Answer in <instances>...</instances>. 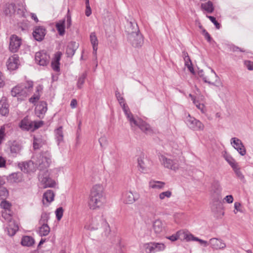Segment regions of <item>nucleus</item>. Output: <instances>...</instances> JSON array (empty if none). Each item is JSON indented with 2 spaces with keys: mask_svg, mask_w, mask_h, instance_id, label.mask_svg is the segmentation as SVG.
Returning a JSON list of instances; mask_svg holds the SVG:
<instances>
[{
  "mask_svg": "<svg viewBox=\"0 0 253 253\" xmlns=\"http://www.w3.org/2000/svg\"><path fill=\"white\" fill-rule=\"evenodd\" d=\"M46 34L45 29L42 26H37L35 28L33 35L36 40L42 41Z\"/></svg>",
  "mask_w": 253,
  "mask_h": 253,
  "instance_id": "5701e85b",
  "label": "nucleus"
},
{
  "mask_svg": "<svg viewBox=\"0 0 253 253\" xmlns=\"http://www.w3.org/2000/svg\"><path fill=\"white\" fill-rule=\"evenodd\" d=\"M47 104L44 101L40 102L36 107L35 112L38 117L41 118L47 111Z\"/></svg>",
  "mask_w": 253,
  "mask_h": 253,
  "instance_id": "b1692460",
  "label": "nucleus"
},
{
  "mask_svg": "<svg viewBox=\"0 0 253 253\" xmlns=\"http://www.w3.org/2000/svg\"><path fill=\"white\" fill-rule=\"evenodd\" d=\"M116 96L120 105L122 107L123 110L127 118L128 119V118H130L132 114L130 112L128 106L126 105L125 99L122 96L120 93L118 91L116 92Z\"/></svg>",
  "mask_w": 253,
  "mask_h": 253,
  "instance_id": "4be33fe9",
  "label": "nucleus"
},
{
  "mask_svg": "<svg viewBox=\"0 0 253 253\" xmlns=\"http://www.w3.org/2000/svg\"><path fill=\"white\" fill-rule=\"evenodd\" d=\"M221 190L222 188L218 182H216L212 185L211 192L213 202H218L220 200Z\"/></svg>",
  "mask_w": 253,
  "mask_h": 253,
  "instance_id": "f3484780",
  "label": "nucleus"
},
{
  "mask_svg": "<svg viewBox=\"0 0 253 253\" xmlns=\"http://www.w3.org/2000/svg\"><path fill=\"white\" fill-rule=\"evenodd\" d=\"M143 253H154L153 242L144 244L143 246Z\"/></svg>",
  "mask_w": 253,
  "mask_h": 253,
  "instance_id": "58836bf2",
  "label": "nucleus"
},
{
  "mask_svg": "<svg viewBox=\"0 0 253 253\" xmlns=\"http://www.w3.org/2000/svg\"><path fill=\"white\" fill-rule=\"evenodd\" d=\"M85 14L86 16H89L91 14V9L90 6L86 7Z\"/></svg>",
  "mask_w": 253,
  "mask_h": 253,
  "instance_id": "69168bd1",
  "label": "nucleus"
},
{
  "mask_svg": "<svg viewBox=\"0 0 253 253\" xmlns=\"http://www.w3.org/2000/svg\"><path fill=\"white\" fill-rule=\"evenodd\" d=\"M199 76L202 79L204 82L208 83L210 84L218 86L216 83H218L222 85L220 83L219 78L216 73L211 69H209L208 71L204 72L202 70L198 71Z\"/></svg>",
  "mask_w": 253,
  "mask_h": 253,
  "instance_id": "39448f33",
  "label": "nucleus"
},
{
  "mask_svg": "<svg viewBox=\"0 0 253 253\" xmlns=\"http://www.w3.org/2000/svg\"><path fill=\"white\" fill-rule=\"evenodd\" d=\"M87 74L86 73H83L79 78L78 82H77V87L79 88H81L82 87V86L83 84L84 83L85 79L86 77Z\"/></svg>",
  "mask_w": 253,
  "mask_h": 253,
  "instance_id": "49530a36",
  "label": "nucleus"
},
{
  "mask_svg": "<svg viewBox=\"0 0 253 253\" xmlns=\"http://www.w3.org/2000/svg\"><path fill=\"white\" fill-rule=\"evenodd\" d=\"M5 136V127L4 126L0 128V144L2 143Z\"/></svg>",
  "mask_w": 253,
  "mask_h": 253,
  "instance_id": "4d7b16f0",
  "label": "nucleus"
},
{
  "mask_svg": "<svg viewBox=\"0 0 253 253\" xmlns=\"http://www.w3.org/2000/svg\"><path fill=\"white\" fill-rule=\"evenodd\" d=\"M43 125V121H32L26 117L21 121L19 126L23 130L34 131L42 126Z\"/></svg>",
  "mask_w": 253,
  "mask_h": 253,
  "instance_id": "423d86ee",
  "label": "nucleus"
},
{
  "mask_svg": "<svg viewBox=\"0 0 253 253\" xmlns=\"http://www.w3.org/2000/svg\"><path fill=\"white\" fill-rule=\"evenodd\" d=\"M152 228L155 234H160L166 231V223L159 219H156L153 222Z\"/></svg>",
  "mask_w": 253,
  "mask_h": 253,
  "instance_id": "412c9836",
  "label": "nucleus"
},
{
  "mask_svg": "<svg viewBox=\"0 0 253 253\" xmlns=\"http://www.w3.org/2000/svg\"><path fill=\"white\" fill-rule=\"evenodd\" d=\"M22 43L21 39L15 35L10 37L9 48L11 52H16L19 49Z\"/></svg>",
  "mask_w": 253,
  "mask_h": 253,
  "instance_id": "4468645a",
  "label": "nucleus"
},
{
  "mask_svg": "<svg viewBox=\"0 0 253 253\" xmlns=\"http://www.w3.org/2000/svg\"><path fill=\"white\" fill-rule=\"evenodd\" d=\"M225 160L228 162V163L230 165V166L232 168V169L235 167H236L238 164L236 162L235 160L230 155H225L224 156Z\"/></svg>",
  "mask_w": 253,
  "mask_h": 253,
  "instance_id": "37998d69",
  "label": "nucleus"
},
{
  "mask_svg": "<svg viewBox=\"0 0 253 253\" xmlns=\"http://www.w3.org/2000/svg\"><path fill=\"white\" fill-rule=\"evenodd\" d=\"M196 241L199 242L201 245H203L204 247H206L208 246L209 244V243L205 240L200 239L198 238L197 239H196Z\"/></svg>",
  "mask_w": 253,
  "mask_h": 253,
  "instance_id": "680f3d73",
  "label": "nucleus"
},
{
  "mask_svg": "<svg viewBox=\"0 0 253 253\" xmlns=\"http://www.w3.org/2000/svg\"><path fill=\"white\" fill-rule=\"evenodd\" d=\"M6 65L8 70H16L20 65L19 58L18 55L13 54L10 56L6 62Z\"/></svg>",
  "mask_w": 253,
  "mask_h": 253,
  "instance_id": "dca6fc26",
  "label": "nucleus"
},
{
  "mask_svg": "<svg viewBox=\"0 0 253 253\" xmlns=\"http://www.w3.org/2000/svg\"><path fill=\"white\" fill-rule=\"evenodd\" d=\"M245 65L249 70H253V62L248 61L245 62Z\"/></svg>",
  "mask_w": 253,
  "mask_h": 253,
  "instance_id": "052dcab7",
  "label": "nucleus"
},
{
  "mask_svg": "<svg viewBox=\"0 0 253 253\" xmlns=\"http://www.w3.org/2000/svg\"><path fill=\"white\" fill-rule=\"evenodd\" d=\"M186 123L189 128L195 131H203L205 126L200 121L188 114L185 120Z\"/></svg>",
  "mask_w": 253,
  "mask_h": 253,
  "instance_id": "9d476101",
  "label": "nucleus"
},
{
  "mask_svg": "<svg viewBox=\"0 0 253 253\" xmlns=\"http://www.w3.org/2000/svg\"><path fill=\"white\" fill-rule=\"evenodd\" d=\"M2 216L3 218H4L7 221H11V215L10 213V211H4L2 212Z\"/></svg>",
  "mask_w": 253,
  "mask_h": 253,
  "instance_id": "6e6d98bb",
  "label": "nucleus"
},
{
  "mask_svg": "<svg viewBox=\"0 0 253 253\" xmlns=\"http://www.w3.org/2000/svg\"><path fill=\"white\" fill-rule=\"evenodd\" d=\"M79 46V44L75 42H69L67 45L66 53L68 57H72L76 50Z\"/></svg>",
  "mask_w": 253,
  "mask_h": 253,
  "instance_id": "cd10ccee",
  "label": "nucleus"
},
{
  "mask_svg": "<svg viewBox=\"0 0 253 253\" xmlns=\"http://www.w3.org/2000/svg\"><path fill=\"white\" fill-rule=\"evenodd\" d=\"M0 207L1 209L4 210V211H10V208L11 207V204L8 201H6L5 200H3L0 204Z\"/></svg>",
  "mask_w": 253,
  "mask_h": 253,
  "instance_id": "c03bdc74",
  "label": "nucleus"
},
{
  "mask_svg": "<svg viewBox=\"0 0 253 253\" xmlns=\"http://www.w3.org/2000/svg\"><path fill=\"white\" fill-rule=\"evenodd\" d=\"M62 53L61 52H58L55 54L54 57L51 62V67L52 69L56 72L60 71V60Z\"/></svg>",
  "mask_w": 253,
  "mask_h": 253,
  "instance_id": "bb28decb",
  "label": "nucleus"
},
{
  "mask_svg": "<svg viewBox=\"0 0 253 253\" xmlns=\"http://www.w3.org/2000/svg\"><path fill=\"white\" fill-rule=\"evenodd\" d=\"M8 196V192L4 187H0V198L5 200Z\"/></svg>",
  "mask_w": 253,
  "mask_h": 253,
  "instance_id": "864d4df0",
  "label": "nucleus"
},
{
  "mask_svg": "<svg viewBox=\"0 0 253 253\" xmlns=\"http://www.w3.org/2000/svg\"><path fill=\"white\" fill-rule=\"evenodd\" d=\"M18 167L22 171L27 173L34 172L37 168L35 162L33 160L20 163Z\"/></svg>",
  "mask_w": 253,
  "mask_h": 253,
  "instance_id": "ddd939ff",
  "label": "nucleus"
},
{
  "mask_svg": "<svg viewBox=\"0 0 253 253\" xmlns=\"http://www.w3.org/2000/svg\"><path fill=\"white\" fill-rule=\"evenodd\" d=\"M15 7L13 3H6L2 7V12L6 16H11L16 11Z\"/></svg>",
  "mask_w": 253,
  "mask_h": 253,
  "instance_id": "c85d7f7f",
  "label": "nucleus"
},
{
  "mask_svg": "<svg viewBox=\"0 0 253 253\" xmlns=\"http://www.w3.org/2000/svg\"><path fill=\"white\" fill-rule=\"evenodd\" d=\"M5 84L4 77L2 74L0 72V88L4 86Z\"/></svg>",
  "mask_w": 253,
  "mask_h": 253,
  "instance_id": "0e129e2a",
  "label": "nucleus"
},
{
  "mask_svg": "<svg viewBox=\"0 0 253 253\" xmlns=\"http://www.w3.org/2000/svg\"><path fill=\"white\" fill-rule=\"evenodd\" d=\"M130 126L131 127L138 126L142 131L147 134H150L152 132V129L150 126L141 119H135L133 115L130 118H128Z\"/></svg>",
  "mask_w": 253,
  "mask_h": 253,
  "instance_id": "1a4fd4ad",
  "label": "nucleus"
},
{
  "mask_svg": "<svg viewBox=\"0 0 253 253\" xmlns=\"http://www.w3.org/2000/svg\"><path fill=\"white\" fill-rule=\"evenodd\" d=\"M67 28H69L72 24V20L70 15H68L67 16Z\"/></svg>",
  "mask_w": 253,
  "mask_h": 253,
  "instance_id": "338daca9",
  "label": "nucleus"
},
{
  "mask_svg": "<svg viewBox=\"0 0 253 253\" xmlns=\"http://www.w3.org/2000/svg\"><path fill=\"white\" fill-rule=\"evenodd\" d=\"M106 202L104 187L101 184L94 185L90 191L88 206L91 210H97L102 208Z\"/></svg>",
  "mask_w": 253,
  "mask_h": 253,
  "instance_id": "f257e3e1",
  "label": "nucleus"
},
{
  "mask_svg": "<svg viewBox=\"0 0 253 253\" xmlns=\"http://www.w3.org/2000/svg\"><path fill=\"white\" fill-rule=\"evenodd\" d=\"M139 198V194L136 192L126 191L123 193L122 200L125 204H132Z\"/></svg>",
  "mask_w": 253,
  "mask_h": 253,
  "instance_id": "f8f14e48",
  "label": "nucleus"
},
{
  "mask_svg": "<svg viewBox=\"0 0 253 253\" xmlns=\"http://www.w3.org/2000/svg\"><path fill=\"white\" fill-rule=\"evenodd\" d=\"M33 159L35 161L37 166H38L40 167L41 171L42 169L48 167L51 163L50 157L46 153L39 155L36 157H33Z\"/></svg>",
  "mask_w": 253,
  "mask_h": 253,
  "instance_id": "9b49d317",
  "label": "nucleus"
},
{
  "mask_svg": "<svg viewBox=\"0 0 253 253\" xmlns=\"http://www.w3.org/2000/svg\"><path fill=\"white\" fill-rule=\"evenodd\" d=\"M154 252L156 251H162L166 248V246L163 243L153 242Z\"/></svg>",
  "mask_w": 253,
  "mask_h": 253,
  "instance_id": "a18cd8bd",
  "label": "nucleus"
},
{
  "mask_svg": "<svg viewBox=\"0 0 253 253\" xmlns=\"http://www.w3.org/2000/svg\"><path fill=\"white\" fill-rule=\"evenodd\" d=\"M54 197V194L53 192L51 190H47L44 193L43 196L42 201L43 204H45V201H46L47 203H50L53 201Z\"/></svg>",
  "mask_w": 253,
  "mask_h": 253,
  "instance_id": "c9c22d12",
  "label": "nucleus"
},
{
  "mask_svg": "<svg viewBox=\"0 0 253 253\" xmlns=\"http://www.w3.org/2000/svg\"><path fill=\"white\" fill-rule=\"evenodd\" d=\"M9 113L8 104L5 97H2L0 100V114L2 116H6Z\"/></svg>",
  "mask_w": 253,
  "mask_h": 253,
  "instance_id": "a878e982",
  "label": "nucleus"
},
{
  "mask_svg": "<svg viewBox=\"0 0 253 253\" xmlns=\"http://www.w3.org/2000/svg\"><path fill=\"white\" fill-rule=\"evenodd\" d=\"M109 227V225L105 219L102 215H98L92 218L84 225V229L89 231L97 230L99 228Z\"/></svg>",
  "mask_w": 253,
  "mask_h": 253,
  "instance_id": "20e7f679",
  "label": "nucleus"
},
{
  "mask_svg": "<svg viewBox=\"0 0 253 253\" xmlns=\"http://www.w3.org/2000/svg\"><path fill=\"white\" fill-rule=\"evenodd\" d=\"M49 56L45 51L38 52L35 54V61L40 66H46L49 61Z\"/></svg>",
  "mask_w": 253,
  "mask_h": 253,
  "instance_id": "2eb2a0df",
  "label": "nucleus"
},
{
  "mask_svg": "<svg viewBox=\"0 0 253 253\" xmlns=\"http://www.w3.org/2000/svg\"><path fill=\"white\" fill-rule=\"evenodd\" d=\"M201 7L203 9L207 11L209 13H211L213 10V7L212 5V3L211 1H209L208 2L205 3H202L201 5Z\"/></svg>",
  "mask_w": 253,
  "mask_h": 253,
  "instance_id": "a19ab883",
  "label": "nucleus"
},
{
  "mask_svg": "<svg viewBox=\"0 0 253 253\" xmlns=\"http://www.w3.org/2000/svg\"><path fill=\"white\" fill-rule=\"evenodd\" d=\"M159 159L162 165L165 168L174 171L178 169L179 168V163L177 158L171 159L165 155H161L160 156Z\"/></svg>",
  "mask_w": 253,
  "mask_h": 253,
  "instance_id": "0eeeda50",
  "label": "nucleus"
},
{
  "mask_svg": "<svg viewBox=\"0 0 253 253\" xmlns=\"http://www.w3.org/2000/svg\"><path fill=\"white\" fill-rule=\"evenodd\" d=\"M77 100L76 99H72L71 100V103H70V106L71 107V108H75L77 106Z\"/></svg>",
  "mask_w": 253,
  "mask_h": 253,
  "instance_id": "774afa93",
  "label": "nucleus"
},
{
  "mask_svg": "<svg viewBox=\"0 0 253 253\" xmlns=\"http://www.w3.org/2000/svg\"><path fill=\"white\" fill-rule=\"evenodd\" d=\"M41 226L39 227V233L41 236H47L50 232V228L47 224H40Z\"/></svg>",
  "mask_w": 253,
  "mask_h": 253,
  "instance_id": "e433bc0d",
  "label": "nucleus"
},
{
  "mask_svg": "<svg viewBox=\"0 0 253 253\" xmlns=\"http://www.w3.org/2000/svg\"><path fill=\"white\" fill-rule=\"evenodd\" d=\"M236 176L242 181L245 180V177L242 173L241 172L240 169L237 165L236 167L233 168Z\"/></svg>",
  "mask_w": 253,
  "mask_h": 253,
  "instance_id": "3c124183",
  "label": "nucleus"
},
{
  "mask_svg": "<svg viewBox=\"0 0 253 253\" xmlns=\"http://www.w3.org/2000/svg\"><path fill=\"white\" fill-rule=\"evenodd\" d=\"M208 17L214 24V25L215 26V27L217 29H218L220 28L219 23L216 21L215 18L214 17L211 16H208Z\"/></svg>",
  "mask_w": 253,
  "mask_h": 253,
  "instance_id": "13d9d810",
  "label": "nucleus"
},
{
  "mask_svg": "<svg viewBox=\"0 0 253 253\" xmlns=\"http://www.w3.org/2000/svg\"><path fill=\"white\" fill-rule=\"evenodd\" d=\"M181 234L182 231H179L177 232L175 234H173L171 236L167 237L166 238L172 242H174L178 240V239L181 236Z\"/></svg>",
  "mask_w": 253,
  "mask_h": 253,
  "instance_id": "603ef678",
  "label": "nucleus"
},
{
  "mask_svg": "<svg viewBox=\"0 0 253 253\" xmlns=\"http://www.w3.org/2000/svg\"><path fill=\"white\" fill-rule=\"evenodd\" d=\"M189 96L191 98L193 104L201 111V113L203 114L205 113L207 110L204 104L203 103H200L199 101L197 100L196 97L191 94H189Z\"/></svg>",
  "mask_w": 253,
  "mask_h": 253,
  "instance_id": "c756f323",
  "label": "nucleus"
},
{
  "mask_svg": "<svg viewBox=\"0 0 253 253\" xmlns=\"http://www.w3.org/2000/svg\"><path fill=\"white\" fill-rule=\"evenodd\" d=\"M21 243L23 246L31 247L35 244V240L31 236H25L22 237Z\"/></svg>",
  "mask_w": 253,
  "mask_h": 253,
  "instance_id": "72a5a7b5",
  "label": "nucleus"
},
{
  "mask_svg": "<svg viewBox=\"0 0 253 253\" xmlns=\"http://www.w3.org/2000/svg\"><path fill=\"white\" fill-rule=\"evenodd\" d=\"M231 144L241 155H246V148L240 139L236 137H233L231 139Z\"/></svg>",
  "mask_w": 253,
  "mask_h": 253,
  "instance_id": "aec40b11",
  "label": "nucleus"
},
{
  "mask_svg": "<svg viewBox=\"0 0 253 253\" xmlns=\"http://www.w3.org/2000/svg\"><path fill=\"white\" fill-rule=\"evenodd\" d=\"M209 244L213 250H223L226 247L225 243L222 240L217 238H211L209 241Z\"/></svg>",
  "mask_w": 253,
  "mask_h": 253,
  "instance_id": "a211bd4d",
  "label": "nucleus"
},
{
  "mask_svg": "<svg viewBox=\"0 0 253 253\" xmlns=\"http://www.w3.org/2000/svg\"><path fill=\"white\" fill-rule=\"evenodd\" d=\"M42 144V139L40 137H34L33 141V147L35 149H39Z\"/></svg>",
  "mask_w": 253,
  "mask_h": 253,
  "instance_id": "8fccbe9b",
  "label": "nucleus"
},
{
  "mask_svg": "<svg viewBox=\"0 0 253 253\" xmlns=\"http://www.w3.org/2000/svg\"><path fill=\"white\" fill-rule=\"evenodd\" d=\"M21 146L16 142H13L10 147V152L11 153L16 154L21 150Z\"/></svg>",
  "mask_w": 253,
  "mask_h": 253,
  "instance_id": "ea45409f",
  "label": "nucleus"
},
{
  "mask_svg": "<svg viewBox=\"0 0 253 253\" xmlns=\"http://www.w3.org/2000/svg\"><path fill=\"white\" fill-rule=\"evenodd\" d=\"M181 236H182L183 238L185 239L187 241H196V239H197V237H194L192 234L187 233L182 231Z\"/></svg>",
  "mask_w": 253,
  "mask_h": 253,
  "instance_id": "09e8293b",
  "label": "nucleus"
},
{
  "mask_svg": "<svg viewBox=\"0 0 253 253\" xmlns=\"http://www.w3.org/2000/svg\"><path fill=\"white\" fill-rule=\"evenodd\" d=\"M137 162L138 167L141 171L144 172L150 169V162L144 154L139 156Z\"/></svg>",
  "mask_w": 253,
  "mask_h": 253,
  "instance_id": "6ab92c4d",
  "label": "nucleus"
},
{
  "mask_svg": "<svg viewBox=\"0 0 253 253\" xmlns=\"http://www.w3.org/2000/svg\"><path fill=\"white\" fill-rule=\"evenodd\" d=\"M63 209L62 207H59L55 211V214L57 219L59 221L61 220L63 214Z\"/></svg>",
  "mask_w": 253,
  "mask_h": 253,
  "instance_id": "5fc2aeb1",
  "label": "nucleus"
},
{
  "mask_svg": "<svg viewBox=\"0 0 253 253\" xmlns=\"http://www.w3.org/2000/svg\"><path fill=\"white\" fill-rule=\"evenodd\" d=\"M18 225L15 221H10L7 227V233L9 236H12L14 235L16 232L18 230Z\"/></svg>",
  "mask_w": 253,
  "mask_h": 253,
  "instance_id": "7c9ffc66",
  "label": "nucleus"
},
{
  "mask_svg": "<svg viewBox=\"0 0 253 253\" xmlns=\"http://www.w3.org/2000/svg\"><path fill=\"white\" fill-rule=\"evenodd\" d=\"M49 215L48 213H46L45 212H42L41 218L39 220V224H47V221L49 219Z\"/></svg>",
  "mask_w": 253,
  "mask_h": 253,
  "instance_id": "de8ad7c7",
  "label": "nucleus"
},
{
  "mask_svg": "<svg viewBox=\"0 0 253 253\" xmlns=\"http://www.w3.org/2000/svg\"><path fill=\"white\" fill-rule=\"evenodd\" d=\"M130 27H133L134 29V31H128V40L132 44V45L135 47H141L143 43V37L139 33L137 25L133 24L131 22H129Z\"/></svg>",
  "mask_w": 253,
  "mask_h": 253,
  "instance_id": "7ed1b4c3",
  "label": "nucleus"
},
{
  "mask_svg": "<svg viewBox=\"0 0 253 253\" xmlns=\"http://www.w3.org/2000/svg\"><path fill=\"white\" fill-rule=\"evenodd\" d=\"M32 87V83H29L28 86L19 84L12 88L11 94L13 97H16L18 100H23L27 97L30 89Z\"/></svg>",
  "mask_w": 253,
  "mask_h": 253,
  "instance_id": "f03ea898",
  "label": "nucleus"
},
{
  "mask_svg": "<svg viewBox=\"0 0 253 253\" xmlns=\"http://www.w3.org/2000/svg\"><path fill=\"white\" fill-rule=\"evenodd\" d=\"M55 27L60 36L64 35L65 32V19H62L56 23Z\"/></svg>",
  "mask_w": 253,
  "mask_h": 253,
  "instance_id": "473e14b6",
  "label": "nucleus"
},
{
  "mask_svg": "<svg viewBox=\"0 0 253 253\" xmlns=\"http://www.w3.org/2000/svg\"><path fill=\"white\" fill-rule=\"evenodd\" d=\"M224 200L227 203L231 204L233 202V197L231 195H228L224 198Z\"/></svg>",
  "mask_w": 253,
  "mask_h": 253,
  "instance_id": "e2e57ef3",
  "label": "nucleus"
},
{
  "mask_svg": "<svg viewBox=\"0 0 253 253\" xmlns=\"http://www.w3.org/2000/svg\"><path fill=\"white\" fill-rule=\"evenodd\" d=\"M183 56L185 62V65L187 67L189 71L192 74L194 73V68L191 59L187 52H183Z\"/></svg>",
  "mask_w": 253,
  "mask_h": 253,
  "instance_id": "2f4dec72",
  "label": "nucleus"
},
{
  "mask_svg": "<svg viewBox=\"0 0 253 253\" xmlns=\"http://www.w3.org/2000/svg\"><path fill=\"white\" fill-rule=\"evenodd\" d=\"M166 183L161 181H151L149 183V186L150 188L156 189H162L164 188Z\"/></svg>",
  "mask_w": 253,
  "mask_h": 253,
  "instance_id": "f704fd0d",
  "label": "nucleus"
},
{
  "mask_svg": "<svg viewBox=\"0 0 253 253\" xmlns=\"http://www.w3.org/2000/svg\"><path fill=\"white\" fill-rule=\"evenodd\" d=\"M40 98V95L39 94H34L32 97H31L29 101L30 102L34 103L36 102H37Z\"/></svg>",
  "mask_w": 253,
  "mask_h": 253,
  "instance_id": "bf43d9fd",
  "label": "nucleus"
},
{
  "mask_svg": "<svg viewBox=\"0 0 253 253\" xmlns=\"http://www.w3.org/2000/svg\"><path fill=\"white\" fill-rule=\"evenodd\" d=\"M39 179L42 188L53 187L56 185L55 180L52 179L49 175L47 170L40 171L39 175Z\"/></svg>",
  "mask_w": 253,
  "mask_h": 253,
  "instance_id": "6e6552de",
  "label": "nucleus"
},
{
  "mask_svg": "<svg viewBox=\"0 0 253 253\" xmlns=\"http://www.w3.org/2000/svg\"><path fill=\"white\" fill-rule=\"evenodd\" d=\"M56 139L59 144L63 141V133L62 131V127L60 126L55 130Z\"/></svg>",
  "mask_w": 253,
  "mask_h": 253,
  "instance_id": "4c0bfd02",
  "label": "nucleus"
},
{
  "mask_svg": "<svg viewBox=\"0 0 253 253\" xmlns=\"http://www.w3.org/2000/svg\"><path fill=\"white\" fill-rule=\"evenodd\" d=\"M171 196L172 192L169 190H168L160 193L158 195V197L160 200L162 201L165 200L166 198H169Z\"/></svg>",
  "mask_w": 253,
  "mask_h": 253,
  "instance_id": "79ce46f5",
  "label": "nucleus"
},
{
  "mask_svg": "<svg viewBox=\"0 0 253 253\" xmlns=\"http://www.w3.org/2000/svg\"><path fill=\"white\" fill-rule=\"evenodd\" d=\"M90 41L92 45L93 54L95 57V60H97V50L98 48V41L95 33H91L90 35Z\"/></svg>",
  "mask_w": 253,
  "mask_h": 253,
  "instance_id": "393cba45",
  "label": "nucleus"
}]
</instances>
